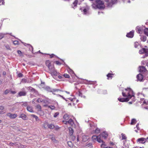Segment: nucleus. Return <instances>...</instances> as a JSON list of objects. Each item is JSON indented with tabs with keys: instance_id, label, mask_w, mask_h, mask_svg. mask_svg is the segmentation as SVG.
<instances>
[{
	"instance_id": "obj_12",
	"label": "nucleus",
	"mask_w": 148,
	"mask_h": 148,
	"mask_svg": "<svg viewBox=\"0 0 148 148\" xmlns=\"http://www.w3.org/2000/svg\"><path fill=\"white\" fill-rule=\"evenodd\" d=\"M24 45L25 46H27L29 48V50L30 51H32V52H33V48L32 46L29 44H26L25 43H24Z\"/></svg>"
},
{
	"instance_id": "obj_58",
	"label": "nucleus",
	"mask_w": 148,
	"mask_h": 148,
	"mask_svg": "<svg viewBox=\"0 0 148 148\" xmlns=\"http://www.w3.org/2000/svg\"><path fill=\"white\" fill-rule=\"evenodd\" d=\"M139 123H137L136 125V127L138 130H140V128L139 127Z\"/></svg>"
},
{
	"instance_id": "obj_13",
	"label": "nucleus",
	"mask_w": 148,
	"mask_h": 148,
	"mask_svg": "<svg viewBox=\"0 0 148 148\" xmlns=\"http://www.w3.org/2000/svg\"><path fill=\"white\" fill-rule=\"evenodd\" d=\"M139 69V71L140 73L145 72L147 71L145 67L143 66H140Z\"/></svg>"
},
{
	"instance_id": "obj_22",
	"label": "nucleus",
	"mask_w": 148,
	"mask_h": 148,
	"mask_svg": "<svg viewBox=\"0 0 148 148\" xmlns=\"http://www.w3.org/2000/svg\"><path fill=\"white\" fill-rule=\"evenodd\" d=\"M68 123L70 125L72 126L74 124L73 121L71 119H69L68 121H67Z\"/></svg>"
},
{
	"instance_id": "obj_30",
	"label": "nucleus",
	"mask_w": 148,
	"mask_h": 148,
	"mask_svg": "<svg viewBox=\"0 0 148 148\" xmlns=\"http://www.w3.org/2000/svg\"><path fill=\"white\" fill-rule=\"evenodd\" d=\"M141 40L143 42L145 41L147 39V37L145 36H143L141 37Z\"/></svg>"
},
{
	"instance_id": "obj_17",
	"label": "nucleus",
	"mask_w": 148,
	"mask_h": 148,
	"mask_svg": "<svg viewBox=\"0 0 148 148\" xmlns=\"http://www.w3.org/2000/svg\"><path fill=\"white\" fill-rule=\"evenodd\" d=\"M45 89L49 92H53V89H51L50 87L47 86L45 87L44 88Z\"/></svg>"
},
{
	"instance_id": "obj_57",
	"label": "nucleus",
	"mask_w": 148,
	"mask_h": 148,
	"mask_svg": "<svg viewBox=\"0 0 148 148\" xmlns=\"http://www.w3.org/2000/svg\"><path fill=\"white\" fill-rule=\"evenodd\" d=\"M5 47L7 49H10V47L8 45H6L5 46Z\"/></svg>"
},
{
	"instance_id": "obj_44",
	"label": "nucleus",
	"mask_w": 148,
	"mask_h": 148,
	"mask_svg": "<svg viewBox=\"0 0 148 148\" xmlns=\"http://www.w3.org/2000/svg\"><path fill=\"white\" fill-rule=\"evenodd\" d=\"M4 34L3 33H0V40L2 39L4 37Z\"/></svg>"
},
{
	"instance_id": "obj_7",
	"label": "nucleus",
	"mask_w": 148,
	"mask_h": 148,
	"mask_svg": "<svg viewBox=\"0 0 148 148\" xmlns=\"http://www.w3.org/2000/svg\"><path fill=\"white\" fill-rule=\"evenodd\" d=\"M118 100L121 102H126L129 101V97L126 98H118Z\"/></svg>"
},
{
	"instance_id": "obj_40",
	"label": "nucleus",
	"mask_w": 148,
	"mask_h": 148,
	"mask_svg": "<svg viewBox=\"0 0 148 148\" xmlns=\"http://www.w3.org/2000/svg\"><path fill=\"white\" fill-rule=\"evenodd\" d=\"M113 75V74L111 73H108V75H107V76L108 77V79H109L108 78L109 77H112V75Z\"/></svg>"
},
{
	"instance_id": "obj_52",
	"label": "nucleus",
	"mask_w": 148,
	"mask_h": 148,
	"mask_svg": "<svg viewBox=\"0 0 148 148\" xmlns=\"http://www.w3.org/2000/svg\"><path fill=\"white\" fill-rule=\"evenodd\" d=\"M68 145L70 147H71L72 146V145L71 144V141H68Z\"/></svg>"
},
{
	"instance_id": "obj_4",
	"label": "nucleus",
	"mask_w": 148,
	"mask_h": 148,
	"mask_svg": "<svg viewBox=\"0 0 148 148\" xmlns=\"http://www.w3.org/2000/svg\"><path fill=\"white\" fill-rule=\"evenodd\" d=\"M97 4V8L99 9H102L104 8V5L103 2L100 0H96V2Z\"/></svg>"
},
{
	"instance_id": "obj_38",
	"label": "nucleus",
	"mask_w": 148,
	"mask_h": 148,
	"mask_svg": "<svg viewBox=\"0 0 148 148\" xmlns=\"http://www.w3.org/2000/svg\"><path fill=\"white\" fill-rule=\"evenodd\" d=\"M70 138L73 140H74L75 139L76 137L73 135L70 136Z\"/></svg>"
},
{
	"instance_id": "obj_6",
	"label": "nucleus",
	"mask_w": 148,
	"mask_h": 148,
	"mask_svg": "<svg viewBox=\"0 0 148 148\" xmlns=\"http://www.w3.org/2000/svg\"><path fill=\"white\" fill-rule=\"evenodd\" d=\"M7 115L12 119H14L17 116V114H12L10 113H8L7 114Z\"/></svg>"
},
{
	"instance_id": "obj_21",
	"label": "nucleus",
	"mask_w": 148,
	"mask_h": 148,
	"mask_svg": "<svg viewBox=\"0 0 148 148\" xmlns=\"http://www.w3.org/2000/svg\"><path fill=\"white\" fill-rule=\"evenodd\" d=\"M63 118L65 120H67L69 119V115L67 114H66L64 115Z\"/></svg>"
},
{
	"instance_id": "obj_47",
	"label": "nucleus",
	"mask_w": 148,
	"mask_h": 148,
	"mask_svg": "<svg viewBox=\"0 0 148 148\" xmlns=\"http://www.w3.org/2000/svg\"><path fill=\"white\" fill-rule=\"evenodd\" d=\"M36 107L39 110H41V106L40 105H37L36 106Z\"/></svg>"
},
{
	"instance_id": "obj_2",
	"label": "nucleus",
	"mask_w": 148,
	"mask_h": 148,
	"mask_svg": "<svg viewBox=\"0 0 148 148\" xmlns=\"http://www.w3.org/2000/svg\"><path fill=\"white\" fill-rule=\"evenodd\" d=\"M139 53L143 54L145 53V55L142 57V58H144L148 56V49L146 48H142L139 51Z\"/></svg>"
},
{
	"instance_id": "obj_48",
	"label": "nucleus",
	"mask_w": 148,
	"mask_h": 148,
	"mask_svg": "<svg viewBox=\"0 0 148 148\" xmlns=\"http://www.w3.org/2000/svg\"><path fill=\"white\" fill-rule=\"evenodd\" d=\"M4 3V0H0V5H3Z\"/></svg>"
},
{
	"instance_id": "obj_1",
	"label": "nucleus",
	"mask_w": 148,
	"mask_h": 148,
	"mask_svg": "<svg viewBox=\"0 0 148 148\" xmlns=\"http://www.w3.org/2000/svg\"><path fill=\"white\" fill-rule=\"evenodd\" d=\"M125 92L123 91L122 92V95L123 97H129V99L132 98L133 101L135 100L134 94L133 91L130 88H128L125 89Z\"/></svg>"
},
{
	"instance_id": "obj_45",
	"label": "nucleus",
	"mask_w": 148,
	"mask_h": 148,
	"mask_svg": "<svg viewBox=\"0 0 148 148\" xmlns=\"http://www.w3.org/2000/svg\"><path fill=\"white\" fill-rule=\"evenodd\" d=\"M10 92V90L8 89L6 90L4 92L5 94L6 95L8 94Z\"/></svg>"
},
{
	"instance_id": "obj_37",
	"label": "nucleus",
	"mask_w": 148,
	"mask_h": 148,
	"mask_svg": "<svg viewBox=\"0 0 148 148\" xmlns=\"http://www.w3.org/2000/svg\"><path fill=\"white\" fill-rule=\"evenodd\" d=\"M96 5L95 4H93L92 5V7L94 9H97V4Z\"/></svg>"
},
{
	"instance_id": "obj_46",
	"label": "nucleus",
	"mask_w": 148,
	"mask_h": 148,
	"mask_svg": "<svg viewBox=\"0 0 148 148\" xmlns=\"http://www.w3.org/2000/svg\"><path fill=\"white\" fill-rule=\"evenodd\" d=\"M18 43L19 42L18 41L15 40L13 42V44L15 45H18Z\"/></svg>"
},
{
	"instance_id": "obj_11",
	"label": "nucleus",
	"mask_w": 148,
	"mask_h": 148,
	"mask_svg": "<svg viewBox=\"0 0 148 148\" xmlns=\"http://www.w3.org/2000/svg\"><path fill=\"white\" fill-rule=\"evenodd\" d=\"M134 35V31H132L128 33L127 35L126 36L129 38H132Z\"/></svg>"
},
{
	"instance_id": "obj_8",
	"label": "nucleus",
	"mask_w": 148,
	"mask_h": 148,
	"mask_svg": "<svg viewBox=\"0 0 148 148\" xmlns=\"http://www.w3.org/2000/svg\"><path fill=\"white\" fill-rule=\"evenodd\" d=\"M137 81L140 82L143 81V76L141 74H139L137 75L136 77Z\"/></svg>"
},
{
	"instance_id": "obj_14",
	"label": "nucleus",
	"mask_w": 148,
	"mask_h": 148,
	"mask_svg": "<svg viewBox=\"0 0 148 148\" xmlns=\"http://www.w3.org/2000/svg\"><path fill=\"white\" fill-rule=\"evenodd\" d=\"M26 95V92L25 91H21L18 92V95L21 97L22 96H25Z\"/></svg>"
},
{
	"instance_id": "obj_56",
	"label": "nucleus",
	"mask_w": 148,
	"mask_h": 148,
	"mask_svg": "<svg viewBox=\"0 0 148 148\" xmlns=\"http://www.w3.org/2000/svg\"><path fill=\"white\" fill-rule=\"evenodd\" d=\"M87 10L86 9H84L83 10V11L84 12V14H86V12H87Z\"/></svg>"
},
{
	"instance_id": "obj_29",
	"label": "nucleus",
	"mask_w": 148,
	"mask_h": 148,
	"mask_svg": "<svg viewBox=\"0 0 148 148\" xmlns=\"http://www.w3.org/2000/svg\"><path fill=\"white\" fill-rule=\"evenodd\" d=\"M98 137V136H96L94 135V136H92V139L94 141H95L96 140H97Z\"/></svg>"
},
{
	"instance_id": "obj_15",
	"label": "nucleus",
	"mask_w": 148,
	"mask_h": 148,
	"mask_svg": "<svg viewBox=\"0 0 148 148\" xmlns=\"http://www.w3.org/2000/svg\"><path fill=\"white\" fill-rule=\"evenodd\" d=\"M46 66L48 67L49 69H50L52 67H53V66L51 65L49 61H47L46 62Z\"/></svg>"
},
{
	"instance_id": "obj_16",
	"label": "nucleus",
	"mask_w": 148,
	"mask_h": 148,
	"mask_svg": "<svg viewBox=\"0 0 148 148\" xmlns=\"http://www.w3.org/2000/svg\"><path fill=\"white\" fill-rule=\"evenodd\" d=\"M101 136L102 137L106 138L108 136V134L106 132H104L101 134Z\"/></svg>"
},
{
	"instance_id": "obj_42",
	"label": "nucleus",
	"mask_w": 148,
	"mask_h": 148,
	"mask_svg": "<svg viewBox=\"0 0 148 148\" xmlns=\"http://www.w3.org/2000/svg\"><path fill=\"white\" fill-rule=\"evenodd\" d=\"M122 136V140L123 139H126V137L125 136V135L124 134H121Z\"/></svg>"
},
{
	"instance_id": "obj_18",
	"label": "nucleus",
	"mask_w": 148,
	"mask_h": 148,
	"mask_svg": "<svg viewBox=\"0 0 148 148\" xmlns=\"http://www.w3.org/2000/svg\"><path fill=\"white\" fill-rule=\"evenodd\" d=\"M100 137H101L100 136H98V138L97 141L99 143H102V145H101V146L103 147V145L104 142H103V141L101 139Z\"/></svg>"
},
{
	"instance_id": "obj_20",
	"label": "nucleus",
	"mask_w": 148,
	"mask_h": 148,
	"mask_svg": "<svg viewBox=\"0 0 148 148\" xmlns=\"http://www.w3.org/2000/svg\"><path fill=\"white\" fill-rule=\"evenodd\" d=\"M89 139V137L88 136L84 135L82 137L83 141L84 142H86Z\"/></svg>"
},
{
	"instance_id": "obj_39",
	"label": "nucleus",
	"mask_w": 148,
	"mask_h": 148,
	"mask_svg": "<svg viewBox=\"0 0 148 148\" xmlns=\"http://www.w3.org/2000/svg\"><path fill=\"white\" fill-rule=\"evenodd\" d=\"M100 132V130L98 128H97L95 131V133L98 134Z\"/></svg>"
},
{
	"instance_id": "obj_59",
	"label": "nucleus",
	"mask_w": 148,
	"mask_h": 148,
	"mask_svg": "<svg viewBox=\"0 0 148 148\" xmlns=\"http://www.w3.org/2000/svg\"><path fill=\"white\" fill-rule=\"evenodd\" d=\"M56 91H61L60 89H53V92H55Z\"/></svg>"
},
{
	"instance_id": "obj_60",
	"label": "nucleus",
	"mask_w": 148,
	"mask_h": 148,
	"mask_svg": "<svg viewBox=\"0 0 148 148\" xmlns=\"http://www.w3.org/2000/svg\"><path fill=\"white\" fill-rule=\"evenodd\" d=\"M10 92L11 93H12L13 94H14L16 93V92L15 91H11Z\"/></svg>"
},
{
	"instance_id": "obj_3",
	"label": "nucleus",
	"mask_w": 148,
	"mask_h": 148,
	"mask_svg": "<svg viewBox=\"0 0 148 148\" xmlns=\"http://www.w3.org/2000/svg\"><path fill=\"white\" fill-rule=\"evenodd\" d=\"M107 3V6L111 7L112 5L115 4L116 2V0H104Z\"/></svg>"
},
{
	"instance_id": "obj_55",
	"label": "nucleus",
	"mask_w": 148,
	"mask_h": 148,
	"mask_svg": "<svg viewBox=\"0 0 148 148\" xmlns=\"http://www.w3.org/2000/svg\"><path fill=\"white\" fill-rule=\"evenodd\" d=\"M56 64H57V65H61V63H60V62L58 61H56Z\"/></svg>"
},
{
	"instance_id": "obj_50",
	"label": "nucleus",
	"mask_w": 148,
	"mask_h": 148,
	"mask_svg": "<svg viewBox=\"0 0 148 148\" xmlns=\"http://www.w3.org/2000/svg\"><path fill=\"white\" fill-rule=\"evenodd\" d=\"M51 139L53 142L54 143H57V141L55 140V138L54 137L52 138Z\"/></svg>"
},
{
	"instance_id": "obj_34",
	"label": "nucleus",
	"mask_w": 148,
	"mask_h": 148,
	"mask_svg": "<svg viewBox=\"0 0 148 148\" xmlns=\"http://www.w3.org/2000/svg\"><path fill=\"white\" fill-rule=\"evenodd\" d=\"M78 2V1L77 0H75V1L73 3V5H74V7H75L77 6V3Z\"/></svg>"
},
{
	"instance_id": "obj_10",
	"label": "nucleus",
	"mask_w": 148,
	"mask_h": 148,
	"mask_svg": "<svg viewBox=\"0 0 148 148\" xmlns=\"http://www.w3.org/2000/svg\"><path fill=\"white\" fill-rule=\"evenodd\" d=\"M146 140V139L142 138H138L137 140V141L139 142L140 143H144Z\"/></svg>"
},
{
	"instance_id": "obj_33",
	"label": "nucleus",
	"mask_w": 148,
	"mask_h": 148,
	"mask_svg": "<svg viewBox=\"0 0 148 148\" xmlns=\"http://www.w3.org/2000/svg\"><path fill=\"white\" fill-rule=\"evenodd\" d=\"M145 34L148 36V29L146 28L144 30Z\"/></svg>"
},
{
	"instance_id": "obj_31",
	"label": "nucleus",
	"mask_w": 148,
	"mask_h": 148,
	"mask_svg": "<svg viewBox=\"0 0 148 148\" xmlns=\"http://www.w3.org/2000/svg\"><path fill=\"white\" fill-rule=\"evenodd\" d=\"M32 116L35 119H36V121H38L40 120L38 118V117L36 116V115H34V114H32Z\"/></svg>"
},
{
	"instance_id": "obj_5",
	"label": "nucleus",
	"mask_w": 148,
	"mask_h": 148,
	"mask_svg": "<svg viewBox=\"0 0 148 148\" xmlns=\"http://www.w3.org/2000/svg\"><path fill=\"white\" fill-rule=\"evenodd\" d=\"M49 70L50 71V73H51L52 76H56L57 75L58 73L55 69L54 66L53 67H52L51 68L49 69Z\"/></svg>"
},
{
	"instance_id": "obj_61",
	"label": "nucleus",
	"mask_w": 148,
	"mask_h": 148,
	"mask_svg": "<svg viewBox=\"0 0 148 148\" xmlns=\"http://www.w3.org/2000/svg\"><path fill=\"white\" fill-rule=\"evenodd\" d=\"M4 109V107L2 106H0V110H3Z\"/></svg>"
},
{
	"instance_id": "obj_51",
	"label": "nucleus",
	"mask_w": 148,
	"mask_h": 148,
	"mask_svg": "<svg viewBox=\"0 0 148 148\" xmlns=\"http://www.w3.org/2000/svg\"><path fill=\"white\" fill-rule=\"evenodd\" d=\"M18 75L19 77H22L23 76V75L21 73H19L18 74Z\"/></svg>"
},
{
	"instance_id": "obj_36",
	"label": "nucleus",
	"mask_w": 148,
	"mask_h": 148,
	"mask_svg": "<svg viewBox=\"0 0 148 148\" xmlns=\"http://www.w3.org/2000/svg\"><path fill=\"white\" fill-rule=\"evenodd\" d=\"M43 101V99L41 98H38L37 100V101L38 103H41Z\"/></svg>"
},
{
	"instance_id": "obj_26",
	"label": "nucleus",
	"mask_w": 148,
	"mask_h": 148,
	"mask_svg": "<svg viewBox=\"0 0 148 148\" xmlns=\"http://www.w3.org/2000/svg\"><path fill=\"white\" fill-rule=\"evenodd\" d=\"M134 47L136 48H138V47H141L139 44L138 42H135L134 43Z\"/></svg>"
},
{
	"instance_id": "obj_25",
	"label": "nucleus",
	"mask_w": 148,
	"mask_h": 148,
	"mask_svg": "<svg viewBox=\"0 0 148 148\" xmlns=\"http://www.w3.org/2000/svg\"><path fill=\"white\" fill-rule=\"evenodd\" d=\"M136 123V121L135 119H132L131 120V122L130 124L131 125L135 124Z\"/></svg>"
},
{
	"instance_id": "obj_23",
	"label": "nucleus",
	"mask_w": 148,
	"mask_h": 148,
	"mask_svg": "<svg viewBox=\"0 0 148 148\" xmlns=\"http://www.w3.org/2000/svg\"><path fill=\"white\" fill-rule=\"evenodd\" d=\"M27 110L31 112H34L32 108L30 106H27Z\"/></svg>"
},
{
	"instance_id": "obj_53",
	"label": "nucleus",
	"mask_w": 148,
	"mask_h": 148,
	"mask_svg": "<svg viewBox=\"0 0 148 148\" xmlns=\"http://www.w3.org/2000/svg\"><path fill=\"white\" fill-rule=\"evenodd\" d=\"M33 88L31 86L28 87H26V88L29 90H31Z\"/></svg>"
},
{
	"instance_id": "obj_64",
	"label": "nucleus",
	"mask_w": 148,
	"mask_h": 148,
	"mask_svg": "<svg viewBox=\"0 0 148 148\" xmlns=\"http://www.w3.org/2000/svg\"><path fill=\"white\" fill-rule=\"evenodd\" d=\"M17 52L18 53V54H21V51L20 50H18Z\"/></svg>"
},
{
	"instance_id": "obj_27",
	"label": "nucleus",
	"mask_w": 148,
	"mask_h": 148,
	"mask_svg": "<svg viewBox=\"0 0 148 148\" xmlns=\"http://www.w3.org/2000/svg\"><path fill=\"white\" fill-rule=\"evenodd\" d=\"M69 130L70 135V136L72 135L73 133V129L71 127H70L69 128Z\"/></svg>"
},
{
	"instance_id": "obj_24",
	"label": "nucleus",
	"mask_w": 148,
	"mask_h": 148,
	"mask_svg": "<svg viewBox=\"0 0 148 148\" xmlns=\"http://www.w3.org/2000/svg\"><path fill=\"white\" fill-rule=\"evenodd\" d=\"M143 104H146V106H145L144 108L148 110V101H144L143 102Z\"/></svg>"
},
{
	"instance_id": "obj_28",
	"label": "nucleus",
	"mask_w": 148,
	"mask_h": 148,
	"mask_svg": "<svg viewBox=\"0 0 148 148\" xmlns=\"http://www.w3.org/2000/svg\"><path fill=\"white\" fill-rule=\"evenodd\" d=\"M23 103L22 105V106L23 107H26L28 106V103L27 102H20V103Z\"/></svg>"
},
{
	"instance_id": "obj_9",
	"label": "nucleus",
	"mask_w": 148,
	"mask_h": 148,
	"mask_svg": "<svg viewBox=\"0 0 148 148\" xmlns=\"http://www.w3.org/2000/svg\"><path fill=\"white\" fill-rule=\"evenodd\" d=\"M136 32L139 34H141L142 33L143 29L139 26H137L136 27Z\"/></svg>"
},
{
	"instance_id": "obj_43",
	"label": "nucleus",
	"mask_w": 148,
	"mask_h": 148,
	"mask_svg": "<svg viewBox=\"0 0 148 148\" xmlns=\"http://www.w3.org/2000/svg\"><path fill=\"white\" fill-rule=\"evenodd\" d=\"M64 76L66 78H69V75L68 74H66V73H65V74H64Z\"/></svg>"
},
{
	"instance_id": "obj_19",
	"label": "nucleus",
	"mask_w": 148,
	"mask_h": 148,
	"mask_svg": "<svg viewBox=\"0 0 148 148\" xmlns=\"http://www.w3.org/2000/svg\"><path fill=\"white\" fill-rule=\"evenodd\" d=\"M19 118H21L23 120L26 119V116L24 114H21L19 116Z\"/></svg>"
},
{
	"instance_id": "obj_54",
	"label": "nucleus",
	"mask_w": 148,
	"mask_h": 148,
	"mask_svg": "<svg viewBox=\"0 0 148 148\" xmlns=\"http://www.w3.org/2000/svg\"><path fill=\"white\" fill-rule=\"evenodd\" d=\"M78 95L79 96L81 97H82V94L79 91L78 92Z\"/></svg>"
},
{
	"instance_id": "obj_41",
	"label": "nucleus",
	"mask_w": 148,
	"mask_h": 148,
	"mask_svg": "<svg viewBox=\"0 0 148 148\" xmlns=\"http://www.w3.org/2000/svg\"><path fill=\"white\" fill-rule=\"evenodd\" d=\"M59 114V112H56L55 113L53 116V117L55 118Z\"/></svg>"
},
{
	"instance_id": "obj_35",
	"label": "nucleus",
	"mask_w": 148,
	"mask_h": 148,
	"mask_svg": "<svg viewBox=\"0 0 148 148\" xmlns=\"http://www.w3.org/2000/svg\"><path fill=\"white\" fill-rule=\"evenodd\" d=\"M48 108L52 110H54L55 108V107L54 106H48Z\"/></svg>"
},
{
	"instance_id": "obj_62",
	"label": "nucleus",
	"mask_w": 148,
	"mask_h": 148,
	"mask_svg": "<svg viewBox=\"0 0 148 148\" xmlns=\"http://www.w3.org/2000/svg\"><path fill=\"white\" fill-rule=\"evenodd\" d=\"M63 122L65 124H67L68 123L67 121H63Z\"/></svg>"
},
{
	"instance_id": "obj_49",
	"label": "nucleus",
	"mask_w": 148,
	"mask_h": 148,
	"mask_svg": "<svg viewBox=\"0 0 148 148\" xmlns=\"http://www.w3.org/2000/svg\"><path fill=\"white\" fill-rule=\"evenodd\" d=\"M32 92H34V93H36L37 92V91L34 88H33L31 90Z\"/></svg>"
},
{
	"instance_id": "obj_32",
	"label": "nucleus",
	"mask_w": 148,
	"mask_h": 148,
	"mask_svg": "<svg viewBox=\"0 0 148 148\" xmlns=\"http://www.w3.org/2000/svg\"><path fill=\"white\" fill-rule=\"evenodd\" d=\"M48 127L50 129H53L55 127L53 125L51 124L48 125Z\"/></svg>"
},
{
	"instance_id": "obj_63",
	"label": "nucleus",
	"mask_w": 148,
	"mask_h": 148,
	"mask_svg": "<svg viewBox=\"0 0 148 148\" xmlns=\"http://www.w3.org/2000/svg\"><path fill=\"white\" fill-rule=\"evenodd\" d=\"M58 95V96H60V97H62V98L63 99H64L65 100H66L64 98V97H63V96H62V95Z\"/></svg>"
}]
</instances>
